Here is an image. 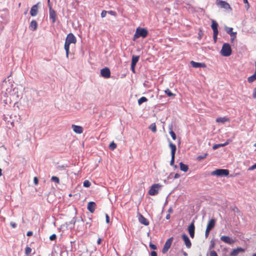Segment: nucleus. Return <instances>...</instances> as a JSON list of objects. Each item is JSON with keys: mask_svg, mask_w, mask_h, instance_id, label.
<instances>
[{"mask_svg": "<svg viewBox=\"0 0 256 256\" xmlns=\"http://www.w3.org/2000/svg\"><path fill=\"white\" fill-rule=\"evenodd\" d=\"M252 256H256V253L253 254Z\"/></svg>", "mask_w": 256, "mask_h": 256, "instance_id": "obj_64", "label": "nucleus"}, {"mask_svg": "<svg viewBox=\"0 0 256 256\" xmlns=\"http://www.w3.org/2000/svg\"><path fill=\"white\" fill-rule=\"evenodd\" d=\"M76 36L72 34H68L66 38L64 48L66 52V57L68 58L69 54L70 46L71 44H76Z\"/></svg>", "mask_w": 256, "mask_h": 256, "instance_id": "obj_1", "label": "nucleus"}, {"mask_svg": "<svg viewBox=\"0 0 256 256\" xmlns=\"http://www.w3.org/2000/svg\"><path fill=\"white\" fill-rule=\"evenodd\" d=\"M135 66L136 64H131V70L134 73L135 72Z\"/></svg>", "mask_w": 256, "mask_h": 256, "instance_id": "obj_47", "label": "nucleus"}, {"mask_svg": "<svg viewBox=\"0 0 256 256\" xmlns=\"http://www.w3.org/2000/svg\"><path fill=\"white\" fill-rule=\"evenodd\" d=\"M2 170L1 168H0V176H2Z\"/></svg>", "mask_w": 256, "mask_h": 256, "instance_id": "obj_62", "label": "nucleus"}, {"mask_svg": "<svg viewBox=\"0 0 256 256\" xmlns=\"http://www.w3.org/2000/svg\"><path fill=\"white\" fill-rule=\"evenodd\" d=\"M38 26V24L35 20H32L30 25V28L34 31L36 30Z\"/></svg>", "mask_w": 256, "mask_h": 256, "instance_id": "obj_23", "label": "nucleus"}, {"mask_svg": "<svg viewBox=\"0 0 256 256\" xmlns=\"http://www.w3.org/2000/svg\"><path fill=\"white\" fill-rule=\"evenodd\" d=\"M216 4L218 6H220V8L226 10H232L230 4L225 1L222 0H216Z\"/></svg>", "mask_w": 256, "mask_h": 256, "instance_id": "obj_9", "label": "nucleus"}, {"mask_svg": "<svg viewBox=\"0 0 256 256\" xmlns=\"http://www.w3.org/2000/svg\"><path fill=\"white\" fill-rule=\"evenodd\" d=\"M106 223H109L110 222V217L109 216H108V214H106Z\"/></svg>", "mask_w": 256, "mask_h": 256, "instance_id": "obj_48", "label": "nucleus"}, {"mask_svg": "<svg viewBox=\"0 0 256 256\" xmlns=\"http://www.w3.org/2000/svg\"><path fill=\"white\" fill-rule=\"evenodd\" d=\"M164 92L168 96H174L175 94L172 93L170 90L167 88L166 90H165Z\"/></svg>", "mask_w": 256, "mask_h": 256, "instance_id": "obj_34", "label": "nucleus"}, {"mask_svg": "<svg viewBox=\"0 0 256 256\" xmlns=\"http://www.w3.org/2000/svg\"><path fill=\"white\" fill-rule=\"evenodd\" d=\"M180 175L178 174H176L174 176V178H180Z\"/></svg>", "mask_w": 256, "mask_h": 256, "instance_id": "obj_55", "label": "nucleus"}, {"mask_svg": "<svg viewBox=\"0 0 256 256\" xmlns=\"http://www.w3.org/2000/svg\"><path fill=\"white\" fill-rule=\"evenodd\" d=\"M168 212H169L170 213L172 212V208H170V209L168 210Z\"/></svg>", "mask_w": 256, "mask_h": 256, "instance_id": "obj_60", "label": "nucleus"}, {"mask_svg": "<svg viewBox=\"0 0 256 256\" xmlns=\"http://www.w3.org/2000/svg\"><path fill=\"white\" fill-rule=\"evenodd\" d=\"M256 64V70L254 74L249 76L248 78V81L250 83H252L256 80V62H255Z\"/></svg>", "mask_w": 256, "mask_h": 256, "instance_id": "obj_24", "label": "nucleus"}, {"mask_svg": "<svg viewBox=\"0 0 256 256\" xmlns=\"http://www.w3.org/2000/svg\"><path fill=\"white\" fill-rule=\"evenodd\" d=\"M168 129L170 130V134L172 140H176V135L174 132L172 130V125H170L168 127Z\"/></svg>", "mask_w": 256, "mask_h": 256, "instance_id": "obj_26", "label": "nucleus"}, {"mask_svg": "<svg viewBox=\"0 0 256 256\" xmlns=\"http://www.w3.org/2000/svg\"><path fill=\"white\" fill-rule=\"evenodd\" d=\"M182 238L186 246L188 248H190L192 246V243L188 236L186 234H182Z\"/></svg>", "mask_w": 256, "mask_h": 256, "instance_id": "obj_15", "label": "nucleus"}, {"mask_svg": "<svg viewBox=\"0 0 256 256\" xmlns=\"http://www.w3.org/2000/svg\"><path fill=\"white\" fill-rule=\"evenodd\" d=\"M147 101L148 99L146 98L144 96H142L138 100V104L139 105H141L143 102H146Z\"/></svg>", "mask_w": 256, "mask_h": 256, "instance_id": "obj_29", "label": "nucleus"}, {"mask_svg": "<svg viewBox=\"0 0 256 256\" xmlns=\"http://www.w3.org/2000/svg\"><path fill=\"white\" fill-rule=\"evenodd\" d=\"M148 34V31L144 28L138 27L136 28V32L134 36V40L142 36L144 38L147 36Z\"/></svg>", "mask_w": 256, "mask_h": 256, "instance_id": "obj_2", "label": "nucleus"}, {"mask_svg": "<svg viewBox=\"0 0 256 256\" xmlns=\"http://www.w3.org/2000/svg\"><path fill=\"white\" fill-rule=\"evenodd\" d=\"M216 223V220L215 218H212L208 223L206 228L212 230L215 226Z\"/></svg>", "mask_w": 256, "mask_h": 256, "instance_id": "obj_19", "label": "nucleus"}, {"mask_svg": "<svg viewBox=\"0 0 256 256\" xmlns=\"http://www.w3.org/2000/svg\"><path fill=\"white\" fill-rule=\"evenodd\" d=\"M102 76L104 78H109L110 76V72L108 68H106L100 70Z\"/></svg>", "mask_w": 256, "mask_h": 256, "instance_id": "obj_12", "label": "nucleus"}, {"mask_svg": "<svg viewBox=\"0 0 256 256\" xmlns=\"http://www.w3.org/2000/svg\"><path fill=\"white\" fill-rule=\"evenodd\" d=\"M108 12L112 15H114V16H115L116 14V13L114 11H112V10H110V11H108Z\"/></svg>", "mask_w": 256, "mask_h": 256, "instance_id": "obj_51", "label": "nucleus"}, {"mask_svg": "<svg viewBox=\"0 0 256 256\" xmlns=\"http://www.w3.org/2000/svg\"><path fill=\"white\" fill-rule=\"evenodd\" d=\"M229 174V171L226 169H216L212 172V176H227Z\"/></svg>", "mask_w": 256, "mask_h": 256, "instance_id": "obj_4", "label": "nucleus"}, {"mask_svg": "<svg viewBox=\"0 0 256 256\" xmlns=\"http://www.w3.org/2000/svg\"><path fill=\"white\" fill-rule=\"evenodd\" d=\"M245 250L242 248L238 247L232 250L230 252V256H237L240 252H244Z\"/></svg>", "mask_w": 256, "mask_h": 256, "instance_id": "obj_11", "label": "nucleus"}, {"mask_svg": "<svg viewBox=\"0 0 256 256\" xmlns=\"http://www.w3.org/2000/svg\"><path fill=\"white\" fill-rule=\"evenodd\" d=\"M150 128L152 132H156V126L155 123L152 124L150 126Z\"/></svg>", "mask_w": 256, "mask_h": 256, "instance_id": "obj_31", "label": "nucleus"}, {"mask_svg": "<svg viewBox=\"0 0 256 256\" xmlns=\"http://www.w3.org/2000/svg\"><path fill=\"white\" fill-rule=\"evenodd\" d=\"M10 226H12V228H15L16 226V223L14 222H10Z\"/></svg>", "mask_w": 256, "mask_h": 256, "instance_id": "obj_53", "label": "nucleus"}, {"mask_svg": "<svg viewBox=\"0 0 256 256\" xmlns=\"http://www.w3.org/2000/svg\"><path fill=\"white\" fill-rule=\"evenodd\" d=\"M160 188L161 185L158 184L152 185L148 190V194L150 196H155L157 194Z\"/></svg>", "mask_w": 256, "mask_h": 256, "instance_id": "obj_5", "label": "nucleus"}, {"mask_svg": "<svg viewBox=\"0 0 256 256\" xmlns=\"http://www.w3.org/2000/svg\"><path fill=\"white\" fill-rule=\"evenodd\" d=\"M139 58H140L139 56H133L132 57V60L131 64H136V63L138 61Z\"/></svg>", "mask_w": 256, "mask_h": 256, "instance_id": "obj_28", "label": "nucleus"}, {"mask_svg": "<svg viewBox=\"0 0 256 256\" xmlns=\"http://www.w3.org/2000/svg\"><path fill=\"white\" fill-rule=\"evenodd\" d=\"M52 180L57 183V184H59L60 183V180H59V178L57 176H52V178H51Z\"/></svg>", "mask_w": 256, "mask_h": 256, "instance_id": "obj_37", "label": "nucleus"}, {"mask_svg": "<svg viewBox=\"0 0 256 256\" xmlns=\"http://www.w3.org/2000/svg\"><path fill=\"white\" fill-rule=\"evenodd\" d=\"M211 230L208 228H206V232H205V236H206V237H208L209 235V234H210V231Z\"/></svg>", "mask_w": 256, "mask_h": 256, "instance_id": "obj_44", "label": "nucleus"}, {"mask_svg": "<svg viewBox=\"0 0 256 256\" xmlns=\"http://www.w3.org/2000/svg\"><path fill=\"white\" fill-rule=\"evenodd\" d=\"M191 65L193 68H206V64L204 62H195L193 60H192L190 62Z\"/></svg>", "mask_w": 256, "mask_h": 256, "instance_id": "obj_16", "label": "nucleus"}, {"mask_svg": "<svg viewBox=\"0 0 256 256\" xmlns=\"http://www.w3.org/2000/svg\"><path fill=\"white\" fill-rule=\"evenodd\" d=\"M220 240L222 242L230 245L233 244L236 242V240H234L230 237L226 236H222L220 238Z\"/></svg>", "mask_w": 256, "mask_h": 256, "instance_id": "obj_7", "label": "nucleus"}, {"mask_svg": "<svg viewBox=\"0 0 256 256\" xmlns=\"http://www.w3.org/2000/svg\"><path fill=\"white\" fill-rule=\"evenodd\" d=\"M225 30H226V33H228L229 34H230L234 32H232L233 28H232L226 27L225 28Z\"/></svg>", "mask_w": 256, "mask_h": 256, "instance_id": "obj_36", "label": "nucleus"}, {"mask_svg": "<svg viewBox=\"0 0 256 256\" xmlns=\"http://www.w3.org/2000/svg\"><path fill=\"white\" fill-rule=\"evenodd\" d=\"M107 12H108L106 10H102L101 13V16L102 18H104L106 16Z\"/></svg>", "mask_w": 256, "mask_h": 256, "instance_id": "obj_41", "label": "nucleus"}, {"mask_svg": "<svg viewBox=\"0 0 256 256\" xmlns=\"http://www.w3.org/2000/svg\"><path fill=\"white\" fill-rule=\"evenodd\" d=\"M50 18L52 20V22L54 24L56 19V12L53 10L52 6H50Z\"/></svg>", "mask_w": 256, "mask_h": 256, "instance_id": "obj_14", "label": "nucleus"}, {"mask_svg": "<svg viewBox=\"0 0 256 256\" xmlns=\"http://www.w3.org/2000/svg\"><path fill=\"white\" fill-rule=\"evenodd\" d=\"M194 220H193L191 224H190L188 228V231L190 234V236L192 238L194 236Z\"/></svg>", "mask_w": 256, "mask_h": 256, "instance_id": "obj_10", "label": "nucleus"}, {"mask_svg": "<svg viewBox=\"0 0 256 256\" xmlns=\"http://www.w3.org/2000/svg\"><path fill=\"white\" fill-rule=\"evenodd\" d=\"M91 184L90 182L88 180H86L84 181L83 185L84 187L88 188L90 186Z\"/></svg>", "mask_w": 256, "mask_h": 256, "instance_id": "obj_38", "label": "nucleus"}, {"mask_svg": "<svg viewBox=\"0 0 256 256\" xmlns=\"http://www.w3.org/2000/svg\"><path fill=\"white\" fill-rule=\"evenodd\" d=\"M50 0H48V3L49 6H50Z\"/></svg>", "mask_w": 256, "mask_h": 256, "instance_id": "obj_63", "label": "nucleus"}, {"mask_svg": "<svg viewBox=\"0 0 256 256\" xmlns=\"http://www.w3.org/2000/svg\"><path fill=\"white\" fill-rule=\"evenodd\" d=\"M138 220L140 224L144 226H147L149 225L150 222L148 220L145 218L142 214H139L138 216Z\"/></svg>", "mask_w": 256, "mask_h": 256, "instance_id": "obj_13", "label": "nucleus"}, {"mask_svg": "<svg viewBox=\"0 0 256 256\" xmlns=\"http://www.w3.org/2000/svg\"><path fill=\"white\" fill-rule=\"evenodd\" d=\"M220 53L224 56H228L232 54V49L228 43H224L223 44Z\"/></svg>", "mask_w": 256, "mask_h": 256, "instance_id": "obj_3", "label": "nucleus"}, {"mask_svg": "<svg viewBox=\"0 0 256 256\" xmlns=\"http://www.w3.org/2000/svg\"><path fill=\"white\" fill-rule=\"evenodd\" d=\"M172 240H173L172 237H171L170 238H168V240H167L166 241V242L164 246V248L162 250V253L165 254L168 251V250H169V248H170V247L172 245Z\"/></svg>", "mask_w": 256, "mask_h": 256, "instance_id": "obj_8", "label": "nucleus"}, {"mask_svg": "<svg viewBox=\"0 0 256 256\" xmlns=\"http://www.w3.org/2000/svg\"><path fill=\"white\" fill-rule=\"evenodd\" d=\"M246 10H248L250 6V4H249V3L248 2V4H246Z\"/></svg>", "mask_w": 256, "mask_h": 256, "instance_id": "obj_56", "label": "nucleus"}, {"mask_svg": "<svg viewBox=\"0 0 256 256\" xmlns=\"http://www.w3.org/2000/svg\"><path fill=\"white\" fill-rule=\"evenodd\" d=\"M180 170L184 172H186L188 170V166L187 165L184 164L182 162H180Z\"/></svg>", "mask_w": 256, "mask_h": 256, "instance_id": "obj_25", "label": "nucleus"}, {"mask_svg": "<svg viewBox=\"0 0 256 256\" xmlns=\"http://www.w3.org/2000/svg\"><path fill=\"white\" fill-rule=\"evenodd\" d=\"M216 122L224 124L226 122H230V118L227 117H220L216 119Z\"/></svg>", "mask_w": 256, "mask_h": 256, "instance_id": "obj_22", "label": "nucleus"}, {"mask_svg": "<svg viewBox=\"0 0 256 256\" xmlns=\"http://www.w3.org/2000/svg\"><path fill=\"white\" fill-rule=\"evenodd\" d=\"M252 98H256V88H254L252 92Z\"/></svg>", "mask_w": 256, "mask_h": 256, "instance_id": "obj_45", "label": "nucleus"}, {"mask_svg": "<svg viewBox=\"0 0 256 256\" xmlns=\"http://www.w3.org/2000/svg\"><path fill=\"white\" fill-rule=\"evenodd\" d=\"M32 252V249L30 248L27 246L25 249V254L26 256H28Z\"/></svg>", "mask_w": 256, "mask_h": 256, "instance_id": "obj_35", "label": "nucleus"}, {"mask_svg": "<svg viewBox=\"0 0 256 256\" xmlns=\"http://www.w3.org/2000/svg\"><path fill=\"white\" fill-rule=\"evenodd\" d=\"M170 214H167V215H166V218L167 220H169V219L170 218Z\"/></svg>", "mask_w": 256, "mask_h": 256, "instance_id": "obj_57", "label": "nucleus"}, {"mask_svg": "<svg viewBox=\"0 0 256 256\" xmlns=\"http://www.w3.org/2000/svg\"><path fill=\"white\" fill-rule=\"evenodd\" d=\"M86 225H88V226L90 227L91 226V222H87L86 223Z\"/></svg>", "mask_w": 256, "mask_h": 256, "instance_id": "obj_58", "label": "nucleus"}, {"mask_svg": "<svg viewBox=\"0 0 256 256\" xmlns=\"http://www.w3.org/2000/svg\"><path fill=\"white\" fill-rule=\"evenodd\" d=\"M38 4H36L32 7L30 14L32 16H36L38 14Z\"/></svg>", "mask_w": 256, "mask_h": 256, "instance_id": "obj_21", "label": "nucleus"}, {"mask_svg": "<svg viewBox=\"0 0 256 256\" xmlns=\"http://www.w3.org/2000/svg\"><path fill=\"white\" fill-rule=\"evenodd\" d=\"M150 254L151 256H157V253L155 251H152Z\"/></svg>", "mask_w": 256, "mask_h": 256, "instance_id": "obj_52", "label": "nucleus"}, {"mask_svg": "<svg viewBox=\"0 0 256 256\" xmlns=\"http://www.w3.org/2000/svg\"><path fill=\"white\" fill-rule=\"evenodd\" d=\"M32 234H33L32 232L28 231V232H27L26 235L28 236H32Z\"/></svg>", "mask_w": 256, "mask_h": 256, "instance_id": "obj_50", "label": "nucleus"}, {"mask_svg": "<svg viewBox=\"0 0 256 256\" xmlns=\"http://www.w3.org/2000/svg\"><path fill=\"white\" fill-rule=\"evenodd\" d=\"M169 147L170 148L171 150V160L170 162V164L171 166H174V156H175V154L176 150V145L174 144H172V142H169Z\"/></svg>", "mask_w": 256, "mask_h": 256, "instance_id": "obj_6", "label": "nucleus"}, {"mask_svg": "<svg viewBox=\"0 0 256 256\" xmlns=\"http://www.w3.org/2000/svg\"><path fill=\"white\" fill-rule=\"evenodd\" d=\"M254 169H256V163L255 164H254V165H252V166H250L248 170H252Z\"/></svg>", "mask_w": 256, "mask_h": 256, "instance_id": "obj_42", "label": "nucleus"}, {"mask_svg": "<svg viewBox=\"0 0 256 256\" xmlns=\"http://www.w3.org/2000/svg\"><path fill=\"white\" fill-rule=\"evenodd\" d=\"M102 239L101 238H99L97 240V244H100L102 243Z\"/></svg>", "mask_w": 256, "mask_h": 256, "instance_id": "obj_54", "label": "nucleus"}, {"mask_svg": "<svg viewBox=\"0 0 256 256\" xmlns=\"http://www.w3.org/2000/svg\"><path fill=\"white\" fill-rule=\"evenodd\" d=\"M243 2L246 4L248 2V0H243Z\"/></svg>", "mask_w": 256, "mask_h": 256, "instance_id": "obj_59", "label": "nucleus"}, {"mask_svg": "<svg viewBox=\"0 0 256 256\" xmlns=\"http://www.w3.org/2000/svg\"><path fill=\"white\" fill-rule=\"evenodd\" d=\"M218 34V33H214L213 38H214V43H216L217 41Z\"/></svg>", "mask_w": 256, "mask_h": 256, "instance_id": "obj_40", "label": "nucleus"}, {"mask_svg": "<svg viewBox=\"0 0 256 256\" xmlns=\"http://www.w3.org/2000/svg\"><path fill=\"white\" fill-rule=\"evenodd\" d=\"M116 148V144L114 142H112L109 146V148L112 150H114L115 148Z\"/></svg>", "mask_w": 256, "mask_h": 256, "instance_id": "obj_32", "label": "nucleus"}, {"mask_svg": "<svg viewBox=\"0 0 256 256\" xmlns=\"http://www.w3.org/2000/svg\"><path fill=\"white\" fill-rule=\"evenodd\" d=\"M218 24L217 22L214 20H212L211 28L213 30L214 33H218Z\"/></svg>", "mask_w": 256, "mask_h": 256, "instance_id": "obj_20", "label": "nucleus"}, {"mask_svg": "<svg viewBox=\"0 0 256 256\" xmlns=\"http://www.w3.org/2000/svg\"><path fill=\"white\" fill-rule=\"evenodd\" d=\"M230 42L232 43H233L234 40L236 38V32H234L233 33L230 34Z\"/></svg>", "mask_w": 256, "mask_h": 256, "instance_id": "obj_30", "label": "nucleus"}, {"mask_svg": "<svg viewBox=\"0 0 256 256\" xmlns=\"http://www.w3.org/2000/svg\"><path fill=\"white\" fill-rule=\"evenodd\" d=\"M96 204L93 202H89L88 204V210L92 213H93L96 209Z\"/></svg>", "mask_w": 256, "mask_h": 256, "instance_id": "obj_17", "label": "nucleus"}, {"mask_svg": "<svg viewBox=\"0 0 256 256\" xmlns=\"http://www.w3.org/2000/svg\"><path fill=\"white\" fill-rule=\"evenodd\" d=\"M56 238V234H52L50 236V240H54Z\"/></svg>", "mask_w": 256, "mask_h": 256, "instance_id": "obj_39", "label": "nucleus"}, {"mask_svg": "<svg viewBox=\"0 0 256 256\" xmlns=\"http://www.w3.org/2000/svg\"><path fill=\"white\" fill-rule=\"evenodd\" d=\"M184 256H188V254L186 252H184Z\"/></svg>", "mask_w": 256, "mask_h": 256, "instance_id": "obj_61", "label": "nucleus"}, {"mask_svg": "<svg viewBox=\"0 0 256 256\" xmlns=\"http://www.w3.org/2000/svg\"><path fill=\"white\" fill-rule=\"evenodd\" d=\"M150 248L152 249V250H156V245L154 244H150Z\"/></svg>", "mask_w": 256, "mask_h": 256, "instance_id": "obj_49", "label": "nucleus"}, {"mask_svg": "<svg viewBox=\"0 0 256 256\" xmlns=\"http://www.w3.org/2000/svg\"><path fill=\"white\" fill-rule=\"evenodd\" d=\"M72 127L73 130L76 134H80L83 132V128L80 126L72 124Z\"/></svg>", "mask_w": 256, "mask_h": 256, "instance_id": "obj_18", "label": "nucleus"}, {"mask_svg": "<svg viewBox=\"0 0 256 256\" xmlns=\"http://www.w3.org/2000/svg\"><path fill=\"white\" fill-rule=\"evenodd\" d=\"M208 156V154L207 153H206L204 154V155L202 156H199L197 157L196 158V160L198 161H200L202 160H204V159L206 156Z\"/></svg>", "mask_w": 256, "mask_h": 256, "instance_id": "obj_33", "label": "nucleus"}, {"mask_svg": "<svg viewBox=\"0 0 256 256\" xmlns=\"http://www.w3.org/2000/svg\"><path fill=\"white\" fill-rule=\"evenodd\" d=\"M34 184L36 185H37L38 184V178H36V177H34Z\"/></svg>", "mask_w": 256, "mask_h": 256, "instance_id": "obj_46", "label": "nucleus"}, {"mask_svg": "<svg viewBox=\"0 0 256 256\" xmlns=\"http://www.w3.org/2000/svg\"><path fill=\"white\" fill-rule=\"evenodd\" d=\"M228 144V142H225V143H224V144H216L213 146L212 148L214 150H216V149L220 147L224 146H226Z\"/></svg>", "mask_w": 256, "mask_h": 256, "instance_id": "obj_27", "label": "nucleus"}, {"mask_svg": "<svg viewBox=\"0 0 256 256\" xmlns=\"http://www.w3.org/2000/svg\"><path fill=\"white\" fill-rule=\"evenodd\" d=\"M210 256H218L217 253L214 250L210 252Z\"/></svg>", "mask_w": 256, "mask_h": 256, "instance_id": "obj_43", "label": "nucleus"}]
</instances>
